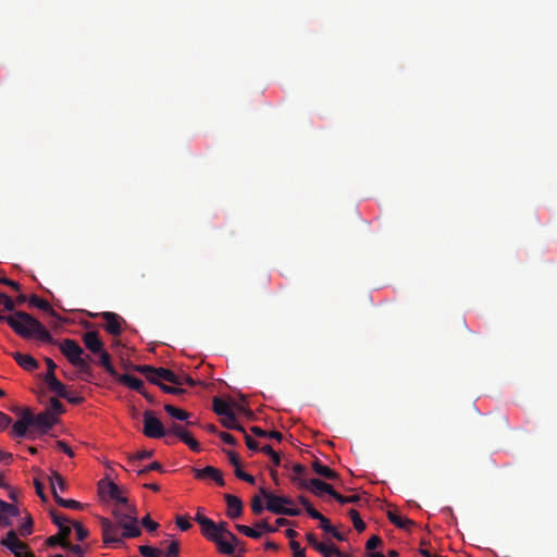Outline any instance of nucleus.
<instances>
[{
  "mask_svg": "<svg viewBox=\"0 0 557 557\" xmlns=\"http://www.w3.org/2000/svg\"><path fill=\"white\" fill-rule=\"evenodd\" d=\"M0 298H2L3 310L10 312L9 315H5L0 311V323L7 322L22 338H35L50 345L57 344V341L39 320L25 311L15 310L16 302L7 294L0 292Z\"/></svg>",
  "mask_w": 557,
  "mask_h": 557,
  "instance_id": "nucleus-1",
  "label": "nucleus"
},
{
  "mask_svg": "<svg viewBox=\"0 0 557 557\" xmlns=\"http://www.w3.org/2000/svg\"><path fill=\"white\" fill-rule=\"evenodd\" d=\"M60 351L67 359V361L78 369L82 380L89 382L91 374V367L86 358H83L84 349L78 343L71 338H65L59 344Z\"/></svg>",
  "mask_w": 557,
  "mask_h": 557,
  "instance_id": "nucleus-2",
  "label": "nucleus"
},
{
  "mask_svg": "<svg viewBox=\"0 0 557 557\" xmlns=\"http://www.w3.org/2000/svg\"><path fill=\"white\" fill-rule=\"evenodd\" d=\"M260 494L265 498V508L274 515H285L290 517H297L301 513L300 509L286 507L292 506L294 500L286 496H277L268 492L264 487L259 488Z\"/></svg>",
  "mask_w": 557,
  "mask_h": 557,
  "instance_id": "nucleus-3",
  "label": "nucleus"
},
{
  "mask_svg": "<svg viewBox=\"0 0 557 557\" xmlns=\"http://www.w3.org/2000/svg\"><path fill=\"white\" fill-rule=\"evenodd\" d=\"M201 534L216 545L219 553L228 556L234 554V545L220 536L216 523L212 519L208 524L201 527Z\"/></svg>",
  "mask_w": 557,
  "mask_h": 557,
  "instance_id": "nucleus-4",
  "label": "nucleus"
},
{
  "mask_svg": "<svg viewBox=\"0 0 557 557\" xmlns=\"http://www.w3.org/2000/svg\"><path fill=\"white\" fill-rule=\"evenodd\" d=\"M290 480L299 488L310 490L315 496H321L322 493H326L333 497L334 494L336 493V491L334 490V487L331 484H329L320 479L307 480L305 478L290 476Z\"/></svg>",
  "mask_w": 557,
  "mask_h": 557,
  "instance_id": "nucleus-5",
  "label": "nucleus"
},
{
  "mask_svg": "<svg viewBox=\"0 0 557 557\" xmlns=\"http://www.w3.org/2000/svg\"><path fill=\"white\" fill-rule=\"evenodd\" d=\"M144 428L143 433L149 438H162L166 436V431L161 422L152 411H145L144 413Z\"/></svg>",
  "mask_w": 557,
  "mask_h": 557,
  "instance_id": "nucleus-6",
  "label": "nucleus"
},
{
  "mask_svg": "<svg viewBox=\"0 0 557 557\" xmlns=\"http://www.w3.org/2000/svg\"><path fill=\"white\" fill-rule=\"evenodd\" d=\"M29 420L32 426L37 428L42 433H47L58 422V418L50 410H45L38 414H34L29 410Z\"/></svg>",
  "mask_w": 557,
  "mask_h": 557,
  "instance_id": "nucleus-7",
  "label": "nucleus"
},
{
  "mask_svg": "<svg viewBox=\"0 0 557 557\" xmlns=\"http://www.w3.org/2000/svg\"><path fill=\"white\" fill-rule=\"evenodd\" d=\"M0 544L7 547L15 557H22L24 553L28 552V545L18 539L14 530H10L5 537H2Z\"/></svg>",
  "mask_w": 557,
  "mask_h": 557,
  "instance_id": "nucleus-8",
  "label": "nucleus"
},
{
  "mask_svg": "<svg viewBox=\"0 0 557 557\" xmlns=\"http://www.w3.org/2000/svg\"><path fill=\"white\" fill-rule=\"evenodd\" d=\"M100 525L102 530L103 543L109 546L112 544L122 543V537H119V529L121 528L117 523H113L108 518L100 519Z\"/></svg>",
  "mask_w": 557,
  "mask_h": 557,
  "instance_id": "nucleus-9",
  "label": "nucleus"
},
{
  "mask_svg": "<svg viewBox=\"0 0 557 557\" xmlns=\"http://www.w3.org/2000/svg\"><path fill=\"white\" fill-rule=\"evenodd\" d=\"M138 372H156L159 376L160 381H166L174 385H183V381L178 375H176L172 370L166 368H154L151 366H136L135 368Z\"/></svg>",
  "mask_w": 557,
  "mask_h": 557,
  "instance_id": "nucleus-10",
  "label": "nucleus"
},
{
  "mask_svg": "<svg viewBox=\"0 0 557 557\" xmlns=\"http://www.w3.org/2000/svg\"><path fill=\"white\" fill-rule=\"evenodd\" d=\"M99 315L106 321L104 329L109 334L119 336L122 333V323L124 322L122 317L111 311L102 312Z\"/></svg>",
  "mask_w": 557,
  "mask_h": 557,
  "instance_id": "nucleus-11",
  "label": "nucleus"
},
{
  "mask_svg": "<svg viewBox=\"0 0 557 557\" xmlns=\"http://www.w3.org/2000/svg\"><path fill=\"white\" fill-rule=\"evenodd\" d=\"M191 471L198 480L212 479L219 486L225 484L222 472L212 466H207L203 469L193 468Z\"/></svg>",
  "mask_w": 557,
  "mask_h": 557,
  "instance_id": "nucleus-12",
  "label": "nucleus"
},
{
  "mask_svg": "<svg viewBox=\"0 0 557 557\" xmlns=\"http://www.w3.org/2000/svg\"><path fill=\"white\" fill-rule=\"evenodd\" d=\"M20 516L17 506L7 503L0 498V527H11L12 518Z\"/></svg>",
  "mask_w": 557,
  "mask_h": 557,
  "instance_id": "nucleus-13",
  "label": "nucleus"
},
{
  "mask_svg": "<svg viewBox=\"0 0 557 557\" xmlns=\"http://www.w3.org/2000/svg\"><path fill=\"white\" fill-rule=\"evenodd\" d=\"M99 491L102 495L107 494L111 499L115 500L120 505H126L127 503V498L122 495L120 486L112 481L107 483L100 481Z\"/></svg>",
  "mask_w": 557,
  "mask_h": 557,
  "instance_id": "nucleus-14",
  "label": "nucleus"
},
{
  "mask_svg": "<svg viewBox=\"0 0 557 557\" xmlns=\"http://www.w3.org/2000/svg\"><path fill=\"white\" fill-rule=\"evenodd\" d=\"M29 426H32L29 420V409L26 408L22 411L21 419L13 424L11 435L17 438L25 437Z\"/></svg>",
  "mask_w": 557,
  "mask_h": 557,
  "instance_id": "nucleus-15",
  "label": "nucleus"
},
{
  "mask_svg": "<svg viewBox=\"0 0 557 557\" xmlns=\"http://www.w3.org/2000/svg\"><path fill=\"white\" fill-rule=\"evenodd\" d=\"M224 499L227 506V517L231 519L239 518L243 513V503L240 498L232 494H225Z\"/></svg>",
  "mask_w": 557,
  "mask_h": 557,
  "instance_id": "nucleus-16",
  "label": "nucleus"
},
{
  "mask_svg": "<svg viewBox=\"0 0 557 557\" xmlns=\"http://www.w3.org/2000/svg\"><path fill=\"white\" fill-rule=\"evenodd\" d=\"M83 342L85 347L94 354H99L103 349V342L100 339L96 331H90L84 334Z\"/></svg>",
  "mask_w": 557,
  "mask_h": 557,
  "instance_id": "nucleus-17",
  "label": "nucleus"
},
{
  "mask_svg": "<svg viewBox=\"0 0 557 557\" xmlns=\"http://www.w3.org/2000/svg\"><path fill=\"white\" fill-rule=\"evenodd\" d=\"M11 355L16 363L26 371H34L39 368L38 361L30 355L21 352H12Z\"/></svg>",
  "mask_w": 557,
  "mask_h": 557,
  "instance_id": "nucleus-18",
  "label": "nucleus"
},
{
  "mask_svg": "<svg viewBox=\"0 0 557 557\" xmlns=\"http://www.w3.org/2000/svg\"><path fill=\"white\" fill-rule=\"evenodd\" d=\"M116 379L123 385H125L138 393L144 392V388H145L144 382L136 376H133L131 374H117Z\"/></svg>",
  "mask_w": 557,
  "mask_h": 557,
  "instance_id": "nucleus-19",
  "label": "nucleus"
},
{
  "mask_svg": "<svg viewBox=\"0 0 557 557\" xmlns=\"http://www.w3.org/2000/svg\"><path fill=\"white\" fill-rule=\"evenodd\" d=\"M312 470L320 476L327 480H337L338 473L331 469L329 466L323 465L319 459H315L312 465Z\"/></svg>",
  "mask_w": 557,
  "mask_h": 557,
  "instance_id": "nucleus-20",
  "label": "nucleus"
},
{
  "mask_svg": "<svg viewBox=\"0 0 557 557\" xmlns=\"http://www.w3.org/2000/svg\"><path fill=\"white\" fill-rule=\"evenodd\" d=\"M387 518L391 523L403 530H409L411 527L414 525V522L411 519L401 517L396 511H387Z\"/></svg>",
  "mask_w": 557,
  "mask_h": 557,
  "instance_id": "nucleus-21",
  "label": "nucleus"
},
{
  "mask_svg": "<svg viewBox=\"0 0 557 557\" xmlns=\"http://www.w3.org/2000/svg\"><path fill=\"white\" fill-rule=\"evenodd\" d=\"M121 528L123 529L122 537L123 539H132L138 537L141 534V530L138 525V519H132L127 523H122Z\"/></svg>",
  "mask_w": 557,
  "mask_h": 557,
  "instance_id": "nucleus-22",
  "label": "nucleus"
},
{
  "mask_svg": "<svg viewBox=\"0 0 557 557\" xmlns=\"http://www.w3.org/2000/svg\"><path fill=\"white\" fill-rule=\"evenodd\" d=\"M28 301H29L30 306H34V307H36V308H38V309L49 313L52 317H57L58 315L57 312L53 310V308L51 307V305L47 300L41 299V298H39L36 295L30 296Z\"/></svg>",
  "mask_w": 557,
  "mask_h": 557,
  "instance_id": "nucleus-23",
  "label": "nucleus"
},
{
  "mask_svg": "<svg viewBox=\"0 0 557 557\" xmlns=\"http://www.w3.org/2000/svg\"><path fill=\"white\" fill-rule=\"evenodd\" d=\"M213 411L221 417L230 416L233 412L230 403L220 397L213 398Z\"/></svg>",
  "mask_w": 557,
  "mask_h": 557,
  "instance_id": "nucleus-24",
  "label": "nucleus"
},
{
  "mask_svg": "<svg viewBox=\"0 0 557 557\" xmlns=\"http://www.w3.org/2000/svg\"><path fill=\"white\" fill-rule=\"evenodd\" d=\"M49 387V389L55 393L59 397H67V389L63 383H61L57 376H52L49 380L45 381Z\"/></svg>",
  "mask_w": 557,
  "mask_h": 557,
  "instance_id": "nucleus-25",
  "label": "nucleus"
},
{
  "mask_svg": "<svg viewBox=\"0 0 557 557\" xmlns=\"http://www.w3.org/2000/svg\"><path fill=\"white\" fill-rule=\"evenodd\" d=\"M99 363L100 366H102L104 368V370L112 376L116 377L117 376V372L115 370V368L112 366V362H111V356L109 355V352H107L106 350H102L101 352H99Z\"/></svg>",
  "mask_w": 557,
  "mask_h": 557,
  "instance_id": "nucleus-26",
  "label": "nucleus"
},
{
  "mask_svg": "<svg viewBox=\"0 0 557 557\" xmlns=\"http://www.w3.org/2000/svg\"><path fill=\"white\" fill-rule=\"evenodd\" d=\"M50 483H51V490H52L53 495H54V492L57 493V487H59L60 491H62V492H64L67 488L65 480L57 471H53L51 473Z\"/></svg>",
  "mask_w": 557,
  "mask_h": 557,
  "instance_id": "nucleus-27",
  "label": "nucleus"
},
{
  "mask_svg": "<svg viewBox=\"0 0 557 557\" xmlns=\"http://www.w3.org/2000/svg\"><path fill=\"white\" fill-rule=\"evenodd\" d=\"M164 410L174 419H177L180 421H186L189 417H190V413H188L187 411L183 410V409H180V408H176L172 405H165L164 406Z\"/></svg>",
  "mask_w": 557,
  "mask_h": 557,
  "instance_id": "nucleus-28",
  "label": "nucleus"
},
{
  "mask_svg": "<svg viewBox=\"0 0 557 557\" xmlns=\"http://www.w3.org/2000/svg\"><path fill=\"white\" fill-rule=\"evenodd\" d=\"M54 500L59 506L64 507V508H69V509H82L83 508L82 503L74 500V499H64V498L60 497L58 495V493H55V492H54Z\"/></svg>",
  "mask_w": 557,
  "mask_h": 557,
  "instance_id": "nucleus-29",
  "label": "nucleus"
},
{
  "mask_svg": "<svg viewBox=\"0 0 557 557\" xmlns=\"http://www.w3.org/2000/svg\"><path fill=\"white\" fill-rule=\"evenodd\" d=\"M165 431L166 436H176L180 440L188 433L185 426L178 423H172L168 429H165Z\"/></svg>",
  "mask_w": 557,
  "mask_h": 557,
  "instance_id": "nucleus-30",
  "label": "nucleus"
},
{
  "mask_svg": "<svg viewBox=\"0 0 557 557\" xmlns=\"http://www.w3.org/2000/svg\"><path fill=\"white\" fill-rule=\"evenodd\" d=\"M348 515L352 521V524H354V528L358 531V532H362L364 531L366 529V523L363 522V520L361 519L359 512L356 510V509H350L348 511Z\"/></svg>",
  "mask_w": 557,
  "mask_h": 557,
  "instance_id": "nucleus-31",
  "label": "nucleus"
},
{
  "mask_svg": "<svg viewBox=\"0 0 557 557\" xmlns=\"http://www.w3.org/2000/svg\"><path fill=\"white\" fill-rule=\"evenodd\" d=\"M113 516L115 517L116 521H117V524L121 527L122 523H127L128 521H131L132 519H135L137 518V516H134V515H127L126 511H123L122 509L120 508H114L113 511H112Z\"/></svg>",
  "mask_w": 557,
  "mask_h": 557,
  "instance_id": "nucleus-32",
  "label": "nucleus"
},
{
  "mask_svg": "<svg viewBox=\"0 0 557 557\" xmlns=\"http://www.w3.org/2000/svg\"><path fill=\"white\" fill-rule=\"evenodd\" d=\"M33 518L30 515H27L26 520L20 525L18 534L23 537H26L33 533Z\"/></svg>",
  "mask_w": 557,
  "mask_h": 557,
  "instance_id": "nucleus-33",
  "label": "nucleus"
},
{
  "mask_svg": "<svg viewBox=\"0 0 557 557\" xmlns=\"http://www.w3.org/2000/svg\"><path fill=\"white\" fill-rule=\"evenodd\" d=\"M235 528L238 532L243 533L244 535H246L248 537H251V539H260L261 537V532L259 530H255L248 525L236 524Z\"/></svg>",
  "mask_w": 557,
  "mask_h": 557,
  "instance_id": "nucleus-34",
  "label": "nucleus"
},
{
  "mask_svg": "<svg viewBox=\"0 0 557 557\" xmlns=\"http://www.w3.org/2000/svg\"><path fill=\"white\" fill-rule=\"evenodd\" d=\"M335 500H337L341 505L345 504H357L360 502L361 497L359 495L344 496L336 492L333 496Z\"/></svg>",
  "mask_w": 557,
  "mask_h": 557,
  "instance_id": "nucleus-35",
  "label": "nucleus"
},
{
  "mask_svg": "<svg viewBox=\"0 0 557 557\" xmlns=\"http://www.w3.org/2000/svg\"><path fill=\"white\" fill-rule=\"evenodd\" d=\"M139 553L143 557H160L161 555V550L156 548V547H151L149 545H141L139 546Z\"/></svg>",
  "mask_w": 557,
  "mask_h": 557,
  "instance_id": "nucleus-36",
  "label": "nucleus"
},
{
  "mask_svg": "<svg viewBox=\"0 0 557 557\" xmlns=\"http://www.w3.org/2000/svg\"><path fill=\"white\" fill-rule=\"evenodd\" d=\"M261 451L264 453L265 455H268L273 465L274 466H280L281 463V457L280 455L272 448L271 445H264L262 448H261Z\"/></svg>",
  "mask_w": 557,
  "mask_h": 557,
  "instance_id": "nucleus-37",
  "label": "nucleus"
},
{
  "mask_svg": "<svg viewBox=\"0 0 557 557\" xmlns=\"http://www.w3.org/2000/svg\"><path fill=\"white\" fill-rule=\"evenodd\" d=\"M57 417L65 411L64 405L55 397L50 399V408L48 409Z\"/></svg>",
  "mask_w": 557,
  "mask_h": 557,
  "instance_id": "nucleus-38",
  "label": "nucleus"
},
{
  "mask_svg": "<svg viewBox=\"0 0 557 557\" xmlns=\"http://www.w3.org/2000/svg\"><path fill=\"white\" fill-rule=\"evenodd\" d=\"M181 546L177 541H172L169 543L164 555L165 557H178L180 556Z\"/></svg>",
  "mask_w": 557,
  "mask_h": 557,
  "instance_id": "nucleus-39",
  "label": "nucleus"
},
{
  "mask_svg": "<svg viewBox=\"0 0 557 557\" xmlns=\"http://www.w3.org/2000/svg\"><path fill=\"white\" fill-rule=\"evenodd\" d=\"M181 441L185 443L193 451L198 453L201 450L200 444L191 436L189 432Z\"/></svg>",
  "mask_w": 557,
  "mask_h": 557,
  "instance_id": "nucleus-40",
  "label": "nucleus"
},
{
  "mask_svg": "<svg viewBox=\"0 0 557 557\" xmlns=\"http://www.w3.org/2000/svg\"><path fill=\"white\" fill-rule=\"evenodd\" d=\"M73 527L75 529L76 539L78 541H84L87 539L89 531L79 522H73Z\"/></svg>",
  "mask_w": 557,
  "mask_h": 557,
  "instance_id": "nucleus-41",
  "label": "nucleus"
},
{
  "mask_svg": "<svg viewBox=\"0 0 557 557\" xmlns=\"http://www.w3.org/2000/svg\"><path fill=\"white\" fill-rule=\"evenodd\" d=\"M251 510L255 515H261L264 510V506L260 496H255L251 499Z\"/></svg>",
  "mask_w": 557,
  "mask_h": 557,
  "instance_id": "nucleus-42",
  "label": "nucleus"
},
{
  "mask_svg": "<svg viewBox=\"0 0 557 557\" xmlns=\"http://www.w3.org/2000/svg\"><path fill=\"white\" fill-rule=\"evenodd\" d=\"M181 385H176V386H170V385H166V384H160V388L166 393V394H172V395H182L184 394L186 391L182 387H180Z\"/></svg>",
  "mask_w": 557,
  "mask_h": 557,
  "instance_id": "nucleus-43",
  "label": "nucleus"
},
{
  "mask_svg": "<svg viewBox=\"0 0 557 557\" xmlns=\"http://www.w3.org/2000/svg\"><path fill=\"white\" fill-rule=\"evenodd\" d=\"M140 524L149 532H154L159 528V524L151 520L149 515L141 519Z\"/></svg>",
  "mask_w": 557,
  "mask_h": 557,
  "instance_id": "nucleus-44",
  "label": "nucleus"
},
{
  "mask_svg": "<svg viewBox=\"0 0 557 557\" xmlns=\"http://www.w3.org/2000/svg\"><path fill=\"white\" fill-rule=\"evenodd\" d=\"M64 543H67V540L62 539L59 534H55V535L49 536V537L46 540V544H47L48 546H50V547H53V546L60 545L62 548H64Z\"/></svg>",
  "mask_w": 557,
  "mask_h": 557,
  "instance_id": "nucleus-45",
  "label": "nucleus"
},
{
  "mask_svg": "<svg viewBox=\"0 0 557 557\" xmlns=\"http://www.w3.org/2000/svg\"><path fill=\"white\" fill-rule=\"evenodd\" d=\"M234 472H235L236 478H238L239 480H243L249 484H255V482H256L255 478L251 474L243 471L240 467H237Z\"/></svg>",
  "mask_w": 557,
  "mask_h": 557,
  "instance_id": "nucleus-46",
  "label": "nucleus"
},
{
  "mask_svg": "<svg viewBox=\"0 0 557 557\" xmlns=\"http://www.w3.org/2000/svg\"><path fill=\"white\" fill-rule=\"evenodd\" d=\"M45 362H46V364H47V373H46V375H45V381H46V380L51 379L52 376H55L54 371H55V369H57V364H55V362H54L51 358H49V357H47V358L45 359Z\"/></svg>",
  "mask_w": 557,
  "mask_h": 557,
  "instance_id": "nucleus-47",
  "label": "nucleus"
},
{
  "mask_svg": "<svg viewBox=\"0 0 557 557\" xmlns=\"http://www.w3.org/2000/svg\"><path fill=\"white\" fill-rule=\"evenodd\" d=\"M160 471L162 472L163 471V467L160 462L158 461H153L152 463H150L149 466L140 469L137 471L138 475H144L146 473H148L149 471Z\"/></svg>",
  "mask_w": 557,
  "mask_h": 557,
  "instance_id": "nucleus-48",
  "label": "nucleus"
},
{
  "mask_svg": "<svg viewBox=\"0 0 557 557\" xmlns=\"http://www.w3.org/2000/svg\"><path fill=\"white\" fill-rule=\"evenodd\" d=\"M306 540L315 550H323L322 543L318 541L315 534L312 532L306 534Z\"/></svg>",
  "mask_w": 557,
  "mask_h": 557,
  "instance_id": "nucleus-49",
  "label": "nucleus"
},
{
  "mask_svg": "<svg viewBox=\"0 0 557 557\" xmlns=\"http://www.w3.org/2000/svg\"><path fill=\"white\" fill-rule=\"evenodd\" d=\"M153 456V450H139L134 456L129 458L131 462H134L135 460H144L151 458Z\"/></svg>",
  "mask_w": 557,
  "mask_h": 557,
  "instance_id": "nucleus-50",
  "label": "nucleus"
},
{
  "mask_svg": "<svg viewBox=\"0 0 557 557\" xmlns=\"http://www.w3.org/2000/svg\"><path fill=\"white\" fill-rule=\"evenodd\" d=\"M382 544V540L377 535H372L366 543V549L372 552Z\"/></svg>",
  "mask_w": 557,
  "mask_h": 557,
  "instance_id": "nucleus-51",
  "label": "nucleus"
},
{
  "mask_svg": "<svg viewBox=\"0 0 557 557\" xmlns=\"http://www.w3.org/2000/svg\"><path fill=\"white\" fill-rule=\"evenodd\" d=\"M237 422L235 413L232 412L230 416L223 417L221 423L224 428L233 430L235 428V423Z\"/></svg>",
  "mask_w": 557,
  "mask_h": 557,
  "instance_id": "nucleus-52",
  "label": "nucleus"
},
{
  "mask_svg": "<svg viewBox=\"0 0 557 557\" xmlns=\"http://www.w3.org/2000/svg\"><path fill=\"white\" fill-rule=\"evenodd\" d=\"M50 516H51L52 522H53L55 525H58V527H60V525L65 524V523H67V522H69V519H67V518H65L64 516H62L61 513H59V512H58V511H55V510H51V511H50Z\"/></svg>",
  "mask_w": 557,
  "mask_h": 557,
  "instance_id": "nucleus-53",
  "label": "nucleus"
},
{
  "mask_svg": "<svg viewBox=\"0 0 557 557\" xmlns=\"http://www.w3.org/2000/svg\"><path fill=\"white\" fill-rule=\"evenodd\" d=\"M255 525L259 531L262 530L267 533H274L277 531V528L269 524V522L267 520H260Z\"/></svg>",
  "mask_w": 557,
  "mask_h": 557,
  "instance_id": "nucleus-54",
  "label": "nucleus"
},
{
  "mask_svg": "<svg viewBox=\"0 0 557 557\" xmlns=\"http://www.w3.org/2000/svg\"><path fill=\"white\" fill-rule=\"evenodd\" d=\"M289 546L293 550V556L294 557H306V553H305V549L301 548L300 544L296 541H290L289 542Z\"/></svg>",
  "mask_w": 557,
  "mask_h": 557,
  "instance_id": "nucleus-55",
  "label": "nucleus"
},
{
  "mask_svg": "<svg viewBox=\"0 0 557 557\" xmlns=\"http://www.w3.org/2000/svg\"><path fill=\"white\" fill-rule=\"evenodd\" d=\"M323 550H318L323 557H331L335 555L337 547L334 544L327 545L322 543Z\"/></svg>",
  "mask_w": 557,
  "mask_h": 557,
  "instance_id": "nucleus-56",
  "label": "nucleus"
},
{
  "mask_svg": "<svg viewBox=\"0 0 557 557\" xmlns=\"http://www.w3.org/2000/svg\"><path fill=\"white\" fill-rule=\"evenodd\" d=\"M176 524L182 531H187L191 528V523L189 522L188 518L184 516L176 517Z\"/></svg>",
  "mask_w": 557,
  "mask_h": 557,
  "instance_id": "nucleus-57",
  "label": "nucleus"
},
{
  "mask_svg": "<svg viewBox=\"0 0 557 557\" xmlns=\"http://www.w3.org/2000/svg\"><path fill=\"white\" fill-rule=\"evenodd\" d=\"M64 549L72 552L73 554L77 555L78 557H81V556L83 557V555H84V549L82 546L72 544L69 541H67V543H64Z\"/></svg>",
  "mask_w": 557,
  "mask_h": 557,
  "instance_id": "nucleus-58",
  "label": "nucleus"
},
{
  "mask_svg": "<svg viewBox=\"0 0 557 557\" xmlns=\"http://www.w3.org/2000/svg\"><path fill=\"white\" fill-rule=\"evenodd\" d=\"M224 453L227 455L230 463L234 466L235 469L240 467L239 457L235 451L224 449Z\"/></svg>",
  "mask_w": 557,
  "mask_h": 557,
  "instance_id": "nucleus-59",
  "label": "nucleus"
},
{
  "mask_svg": "<svg viewBox=\"0 0 557 557\" xmlns=\"http://www.w3.org/2000/svg\"><path fill=\"white\" fill-rule=\"evenodd\" d=\"M219 437L226 444L235 446L237 444L236 438L227 432H219Z\"/></svg>",
  "mask_w": 557,
  "mask_h": 557,
  "instance_id": "nucleus-60",
  "label": "nucleus"
},
{
  "mask_svg": "<svg viewBox=\"0 0 557 557\" xmlns=\"http://www.w3.org/2000/svg\"><path fill=\"white\" fill-rule=\"evenodd\" d=\"M293 475L292 476H299L304 478V475L307 473V469L305 466L300 463H295L292 466Z\"/></svg>",
  "mask_w": 557,
  "mask_h": 557,
  "instance_id": "nucleus-61",
  "label": "nucleus"
},
{
  "mask_svg": "<svg viewBox=\"0 0 557 557\" xmlns=\"http://www.w3.org/2000/svg\"><path fill=\"white\" fill-rule=\"evenodd\" d=\"M141 374H144L146 376V379L151 383V384H154V385H158L160 387V384H163L159 376L156 374V372H140Z\"/></svg>",
  "mask_w": 557,
  "mask_h": 557,
  "instance_id": "nucleus-62",
  "label": "nucleus"
},
{
  "mask_svg": "<svg viewBox=\"0 0 557 557\" xmlns=\"http://www.w3.org/2000/svg\"><path fill=\"white\" fill-rule=\"evenodd\" d=\"M216 527H218V532L220 534V536H222V539H225L228 533H231V531L227 529V522L225 521H221L219 523H216Z\"/></svg>",
  "mask_w": 557,
  "mask_h": 557,
  "instance_id": "nucleus-63",
  "label": "nucleus"
},
{
  "mask_svg": "<svg viewBox=\"0 0 557 557\" xmlns=\"http://www.w3.org/2000/svg\"><path fill=\"white\" fill-rule=\"evenodd\" d=\"M245 442H246V445L247 447L250 449V450H258L259 449V444L256 440H253L250 435L248 434H245Z\"/></svg>",
  "mask_w": 557,
  "mask_h": 557,
  "instance_id": "nucleus-64",
  "label": "nucleus"
}]
</instances>
